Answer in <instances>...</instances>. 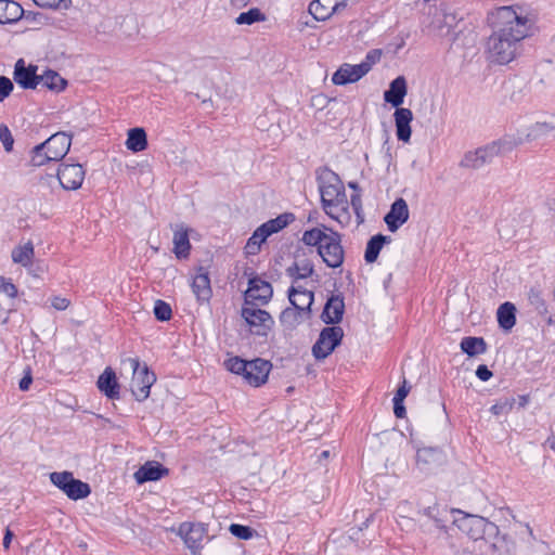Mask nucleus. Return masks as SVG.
I'll return each instance as SVG.
<instances>
[{"mask_svg": "<svg viewBox=\"0 0 555 555\" xmlns=\"http://www.w3.org/2000/svg\"><path fill=\"white\" fill-rule=\"evenodd\" d=\"M179 534L193 555H199L203 547V541L207 535V530L203 524L183 522L179 527Z\"/></svg>", "mask_w": 555, "mask_h": 555, "instance_id": "obj_12", "label": "nucleus"}, {"mask_svg": "<svg viewBox=\"0 0 555 555\" xmlns=\"http://www.w3.org/2000/svg\"><path fill=\"white\" fill-rule=\"evenodd\" d=\"M70 145L72 135L66 132H56L30 150L29 164L40 167L49 162H60L67 155Z\"/></svg>", "mask_w": 555, "mask_h": 555, "instance_id": "obj_4", "label": "nucleus"}, {"mask_svg": "<svg viewBox=\"0 0 555 555\" xmlns=\"http://www.w3.org/2000/svg\"><path fill=\"white\" fill-rule=\"evenodd\" d=\"M138 33L135 18L128 16L125 17V38L133 37Z\"/></svg>", "mask_w": 555, "mask_h": 555, "instance_id": "obj_56", "label": "nucleus"}, {"mask_svg": "<svg viewBox=\"0 0 555 555\" xmlns=\"http://www.w3.org/2000/svg\"><path fill=\"white\" fill-rule=\"evenodd\" d=\"M125 144L133 153L146 150L149 143L145 130L140 127L129 129Z\"/></svg>", "mask_w": 555, "mask_h": 555, "instance_id": "obj_31", "label": "nucleus"}, {"mask_svg": "<svg viewBox=\"0 0 555 555\" xmlns=\"http://www.w3.org/2000/svg\"><path fill=\"white\" fill-rule=\"evenodd\" d=\"M273 295L272 285L260 279L259 276H254L248 281V288L245 292V301L246 304H258V305H267Z\"/></svg>", "mask_w": 555, "mask_h": 555, "instance_id": "obj_13", "label": "nucleus"}, {"mask_svg": "<svg viewBox=\"0 0 555 555\" xmlns=\"http://www.w3.org/2000/svg\"><path fill=\"white\" fill-rule=\"evenodd\" d=\"M38 66L26 65L23 59L17 60L14 66L13 79L24 89H36L39 86Z\"/></svg>", "mask_w": 555, "mask_h": 555, "instance_id": "obj_17", "label": "nucleus"}, {"mask_svg": "<svg viewBox=\"0 0 555 555\" xmlns=\"http://www.w3.org/2000/svg\"><path fill=\"white\" fill-rule=\"evenodd\" d=\"M409 392H410V387L408 386L406 380L403 379L402 385L397 389L392 400L403 402L404 399L406 398V396L409 395Z\"/></svg>", "mask_w": 555, "mask_h": 555, "instance_id": "obj_59", "label": "nucleus"}, {"mask_svg": "<svg viewBox=\"0 0 555 555\" xmlns=\"http://www.w3.org/2000/svg\"><path fill=\"white\" fill-rule=\"evenodd\" d=\"M271 367L269 361L260 358L248 361L244 379L250 386L259 387L267 382Z\"/></svg>", "mask_w": 555, "mask_h": 555, "instance_id": "obj_16", "label": "nucleus"}, {"mask_svg": "<svg viewBox=\"0 0 555 555\" xmlns=\"http://www.w3.org/2000/svg\"><path fill=\"white\" fill-rule=\"evenodd\" d=\"M476 376L480 380L487 382V380H489L493 376V373L488 369L487 365L480 364V365L477 366Z\"/></svg>", "mask_w": 555, "mask_h": 555, "instance_id": "obj_58", "label": "nucleus"}, {"mask_svg": "<svg viewBox=\"0 0 555 555\" xmlns=\"http://www.w3.org/2000/svg\"><path fill=\"white\" fill-rule=\"evenodd\" d=\"M350 205H351L352 209L354 210V214L358 219V223L363 222L364 216H363V208H362V198H361L360 193L351 194Z\"/></svg>", "mask_w": 555, "mask_h": 555, "instance_id": "obj_52", "label": "nucleus"}, {"mask_svg": "<svg viewBox=\"0 0 555 555\" xmlns=\"http://www.w3.org/2000/svg\"><path fill=\"white\" fill-rule=\"evenodd\" d=\"M313 272V264L309 260H302L301 262L295 261L286 269V274L294 281L307 279L311 276Z\"/></svg>", "mask_w": 555, "mask_h": 555, "instance_id": "obj_37", "label": "nucleus"}, {"mask_svg": "<svg viewBox=\"0 0 555 555\" xmlns=\"http://www.w3.org/2000/svg\"><path fill=\"white\" fill-rule=\"evenodd\" d=\"M266 237L259 234V229L257 228L253 235L248 238L245 251L247 255H256L260 251V246L263 242H266Z\"/></svg>", "mask_w": 555, "mask_h": 555, "instance_id": "obj_46", "label": "nucleus"}, {"mask_svg": "<svg viewBox=\"0 0 555 555\" xmlns=\"http://www.w3.org/2000/svg\"><path fill=\"white\" fill-rule=\"evenodd\" d=\"M406 95V81L399 76L390 82L389 89L385 91L384 99L395 107H399Z\"/></svg>", "mask_w": 555, "mask_h": 555, "instance_id": "obj_28", "label": "nucleus"}, {"mask_svg": "<svg viewBox=\"0 0 555 555\" xmlns=\"http://www.w3.org/2000/svg\"><path fill=\"white\" fill-rule=\"evenodd\" d=\"M11 256L13 262L18 263L25 268H28L31 264V260L35 256L33 243L27 242L24 245L14 247Z\"/></svg>", "mask_w": 555, "mask_h": 555, "instance_id": "obj_36", "label": "nucleus"}, {"mask_svg": "<svg viewBox=\"0 0 555 555\" xmlns=\"http://www.w3.org/2000/svg\"><path fill=\"white\" fill-rule=\"evenodd\" d=\"M446 456L438 448H423L416 452V465L423 473L429 474L444 463Z\"/></svg>", "mask_w": 555, "mask_h": 555, "instance_id": "obj_15", "label": "nucleus"}, {"mask_svg": "<svg viewBox=\"0 0 555 555\" xmlns=\"http://www.w3.org/2000/svg\"><path fill=\"white\" fill-rule=\"evenodd\" d=\"M40 8H67L70 0H33Z\"/></svg>", "mask_w": 555, "mask_h": 555, "instance_id": "obj_55", "label": "nucleus"}, {"mask_svg": "<svg viewBox=\"0 0 555 555\" xmlns=\"http://www.w3.org/2000/svg\"><path fill=\"white\" fill-rule=\"evenodd\" d=\"M396 134L399 141L404 143L411 139V121L413 120V113L410 108L396 107L395 114Z\"/></svg>", "mask_w": 555, "mask_h": 555, "instance_id": "obj_23", "label": "nucleus"}, {"mask_svg": "<svg viewBox=\"0 0 555 555\" xmlns=\"http://www.w3.org/2000/svg\"><path fill=\"white\" fill-rule=\"evenodd\" d=\"M391 238L390 236H386L383 234H376L372 236L369 242L366 243V248L364 253V259L367 263H372L376 261L380 249L383 248L384 244L390 243Z\"/></svg>", "mask_w": 555, "mask_h": 555, "instance_id": "obj_33", "label": "nucleus"}, {"mask_svg": "<svg viewBox=\"0 0 555 555\" xmlns=\"http://www.w3.org/2000/svg\"><path fill=\"white\" fill-rule=\"evenodd\" d=\"M192 292L199 304L209 302L212 296L209 274L203 268L199 269L193 279Z\"/></svg>", "mask_w": 555, "mask_h": 555, "instance_id": "obj_24", "label": "nucleus"}, {"mask_svg": "<svg viewBox=\"0 0 555 555\" xmlns=\"http://www.w3.org/2000/svg\"><path fill=\"white\" fill-rule=\"evenodd\" d=\"M0 141L5 150V152H11L14 144V139L8 126L1 124L0 125Z\"/></svg>", "mask_w": 555, "mask_h": 555, "instance_id": "obj_51", "label": "nucleus"}, {"mask_svg": "<svg viewBox=\"0 0 555 555\" xmlns=\"http://www.w3.org/2000/svg\"><path fill=\"white\" fill-rule=\"evenodd\" d=\"M247 364L248 361L240 357H232L224 362L227 370H229L231 373L242 375L243 377L245 375Z\"/></svg>", "mask_w": 555, "mask_h": 555, "instance_id": "obj_45", "label": "nucleus"}, {"mask_svg": "<svg viewBox=\"0 0 555 555\" xmlns=\"http://www.w3.org/2000/svg\"><path fill=\"white\" fill-rule=\"evenodd\" d=\"M315 179L321 195L323 210L332 218L338 219V211H347L348 201L345 186L339 176L328 167L315 170Z\"/></svg>", "mask_w": 555, "mask_h": 555, "instance_id": "obj_2", "label": "nucleus"}, {"mask_svg": "<svg viewBox=\"0 0 555 555\" xmlns=\"http://www.w3.org/2000/svg\"><path fill=\"white\" fill-rule=\"evenodd\" d=\"M318 254L327 267L333 269L339 268L344 263L345 257L340 234L330 230L327 237L319 246Z\"/></svg>", "mask_w": 555, "mask_h": 555, "instance_id": "obj_10", "label": "nucleus"}, {"mask_svg": "<svg viewBox=\"0 0 555 555\" xmlns=\"http://www.w3.org/2000/svg\"><path fill=\"white\" fill-rule=\"evenodd\" d=\"M409 216L408 204L405 199L400 197L391 204L390 210L384 217V221L390 232H396L409 220Z\"/></svg>", "mask_w": 555, "mask_h": 555, "instance_id": "obj_19", "label": "nucleus"}, {"mask_svg": "<svg viewBox=\"0 0 555 555\" xmlns=\"http://www.w3.org/2000/svg\"><path fill=\"white\" fill-rule=\"evenodd\" d=\"M31 383H33V377H31L30 370H28L26 372V374L24 375V377L20 380L18 387L22 391H26L29 389Z\"/></svg>", "mask_w": 555, "mask_h": 555, "instance_id": "obj_61", "label": "nucleus"}, {"mask_svg": "<svg viewBox=\"0 0 555 555\" xmlns=\"http://www.w3.org/2000/svg\"><path fill=\"white\" fill-rule=\"evenodd\" d=\"M295 220V216L291 212H285L280 216H278L274 219H271L264 223H262L259 229V234H261L263 237L268 238L270 235L280 232L285 227H287L289 223H292Z\"/></svg>", "mask_w": 555, "mask_h": 555, "instance_id": "obj_29", "label": "nucleus"}, {"mask_svg": "<svg viewBox=\"0 0 555 555\" xmlns=\"http://www.w3.org/2000/svg\"><path fill=\"white\" fill-rule=\"evenodd\" d=\"M173 253L177 258L185 259L190 255L191 244L189 240V230L183 224H177L173 231Z\"/></svg>", "mask_w": 555, "mask_h": 555, "instance_id": "obj_26", "label": "nucleus"}, {"mask_svg": "<svg viewBox=\"0 0 555 555\" xmlns=\"http://www.w3.org/2000/svg\"><path fill=\"white\" fill-rule=\"evenodd\" d=\"M555 130V126L548 122H535L530 126L524 135L526 142L547 138Z\"/></svg>", "mask_w": 555, "mask_h": 555, "instance_id": "obj_38", "label": "nucleus"}, {"mask_svg": "<svg viewBox=\"0 0 555 555\" xmlns=\"http://www.w3.org/2000/svg\"><path fill=\"white\" fill-rule=\"evenodd\" d=\"M25 14L22 5L14 0H0V24H13Z\"/></svg>", "mask_w": 555, "mask_h": 555, "instance_id": "obj_27", "label": "nucleus"}, {"mask_svg": "<svg viewBox=\"0 0 555 555\" xmlns=\"http://www.w3.org/2000/svg\"><path fill=\"white\" fill-rule=\"evenodd\" d=\"M169 474V469L156 461H147L133 475L138 485L156 481Z\"/></svg>", "mask_w": 555, "mask_h": 555, "instance_id": "obj_21", "label": "nucleus"}, {"mask_svg": "<svg viewBox=\"0 0 555 555\" xmlns=\"http://www.w3.org/2000/svg\"><path fill=\"white\" fill-rule=\"evenodd\" d=\"M348 0H313L309 4V13L314 20L324 22L334 13L344 10Z\"/></svg>", "mask_w": 555, "mask_h": 555, "instance_id": "obj_18", "label": "nucleus"}, {"mask_svg": "<svg viewBox=\"0 0 555 555\" xmlns=\"http://www.w3.org/2000/svg\"><path fill=\"white\" fill-rule=\"evenodd\" d=\"M393 402V413L398 418H403L406 414L405 406L402 401H396Z\"/></svg>", "mask_w": 555, "mask_h": 555, "instance_id": "obj_62", "label": "nucleus"}, {"mask_svg": "<svg viewBox=\"0 0 555 555\" xmlns=\"http://www.w3.org/2000/svg\"><path fill=\"white\" fill-rule=\"evenodd\" d=\"M328 232H325L319 228H313L311 230L305 231L302 235V242L308 246H319L322 245V243L325 241V237H327Z\"/></svg>", "mask_w": 555, "mask_h": 555, "instance_id": "obj_41", "label": "nucleus"}, {"mask_svg": "<svg viewBox=\"0 0 555 555\" xmlns=\"http://www.w3.org/2000/svg\"><path fill=\"white\" fill-rule=\"evenodd\" d=\"M514 404H515V398H513V397L501 398L490 408V412L495 416L507 414L512 411Z\"/></svg>", "mask_w": 555, "mask_h": 555, "instance_id": "obj_43", "label": "nucleus"}, {"mask_svg": "<svg viewBox=\"0 0 555 555\" xmlns=\"http://www.w3.org/2000/svg\"><path fill=\"white\" fill-rule=\"evenodd\" d=\"M0 291L11 298H15L17 296V287L10 280H7L3 276H0Z\"/></svg>", "mask_w": 555, "mask_h": 555, "instance_id": "obj_54", "label": "nucleus"}, {"mask_svg": "<svg viewBox=\"0 0 555 555\" xmlns=\"http://www.w3.org/2000/svg\"><path fill=\"white\" fill-rule=\"evenodd\" d=\"M258 304L244 302L241 309V317L247 324L253 335L266 337L274 326V320L271 314L259 308Z\"/></svg>", "mask_w": 555, "mask_h": 555, "instance_id": "obj_6", "label": "nucleus"}, {"mask_svg": "<svg viewBox=\"0 0 555 555\" xmlns=\"http://www.w3.org/2000/svg\"><path fill=\"white\" fill-rule=\"evenodd\" d=\"M477 154L479 156V162L481 164V167L490 164L493 162V159L498 156L495 153L494 147L491 145V143L483 145L481 147L476 149Z\"/></svg>", "mask_w": 555, "mask_h": 555, "instance_id": "obj_49", "label": "nucleus"}, {"mask_svg": "<svg viewBox=\"0 0 555 555\" xmlns=\"http://www.w3.org/2000/svg\"><path fill=\"white\" fill-rule=\"evenodd\" d=\"M460 167L473 170L481 168L477 151L474 150L466 152L460 162Z\"/></svg>", "mask_w": 555, "mask_h": 555, "instance_id": "obj_47", "label": "nucleus"}, {"mask_svg": "<svg viewBox=\"0 0 555 555\" xmlns=\"http://www.w3.org/2000/svg\"><path fill=\"white\" fill-rule=\"evenodd\" d=\"M23 17H25L26 20L40 22L42 18V14L39 12L25 11V14Z\"/></svg>", "mask_w": 555, "mask_h": 555, "instance_id": "obj_63", "label": "nucleus"}, {"mask_svg": "<svg viewBox=\"0 0 555 555\" xmlns=\"http://www.w3.org/2000/svg\"><path fill=\"white\" fill-rule=\"evenodd\" d=\"M230 532L238 539L248 540L253 538L255 531L253 528L248 526L232 524L230 526Z\"/></svg>", "mask_w": 555, "mask_h": 555, "instance_id": "obj_50", "label": "nucleus"}, {"mask_svg": "<svg viewBox=\"0 0 555 555\" xmlns=\"http://www.w3.org/2000/svg\"><path fill=\"white\" fill-rule=\"evenodd\" d=\"M14 89L13 82L5 76H0V102H3Z\"/></svg>", "mask_w": 555, "mask_h": 555, "instance_id": "obj_53", "label": "nucleus"}, {"mask_svg": "<svg viewBox=\"0 0 555 555\" xmlns=\"http://www.w3.org/2000/svg\"><path fill=\"white\" fill-rule=\"evenodd\" d=\"M460 347L468 357H476L487 351V343L482 337L466 336L462 338Z\"/></svg>", "mask_w": 555, "mask_h": 555, "instance_id": "obj_35", "label": "nucleus"}, {"mask_svg": "<svg viewBox=\"0 0 555 555\" xmlns=\"http://www.w3.org/2000/svg\"><path fill=\"white\" fill-rule=\"evenodd\" d=\"M451 513L461 514L462 517L454 519V525L464 532L469 539L477 541L483 539L485 535L491 538L496 525L486 518L477 515L465 514L460 509H451Z\"/></svg>", "mask_w": 555, "mask_h": 555, "instance_id": "obj_5", "label": "nucleus"}, {"mask_svg": "<svg viewBox=\"0 0 555 555\" xmlns=\"http://www.w3.org/2000/svg\"><path fill=\"white\" fill-rule=\"evenodd\" d=\"M288 299L294 308L301 311L305 314V319H309L311 314V306L314 300V294L312 291H308L302 286L294 287L288 289Z\"/></svg>", "mask_w": 555, "mask_h": 555, "instance_id": "obj_20", "label": "nucleus"}, {"mask_svg": "<svg viewBox=\"0 0 555 555\" xmlns=\"http://www.w3.org/2000/svg\"><path fill=\"white\" fill-rule=\"evenodd\" d=\"M299 319H305V314L294 307L284 309L280 315L281 323L291 326L299 323Z\"/></svg>", "mask_w": 555, "mask_h": 555, "instance_id": "obj_44", "label": "nucleus"}, {"mask_svg": "<svg viewBox=\"0 0 555 555\" xmlns=\"http://www.w3.org/2000/svg\"><path fill=\"white\" fill-rule=\"evenodd\" d=\"M345 311V302L341 295H332L323 309L321 319L325 324H337L341 321Z\"/></svg>", "mask_w": 555, "mask_h": 555, "instance_id": "obj_22", "label": "nucleus"}, {"mask_svg": "<svg viewBox=\"0 0 555 555\" xmlns=\"http://www.w3.org/2000/svg\"><path fill=\"white\" fill-rule=\"evenodd\" d=\"M39 85L51 91L60 92L65 89L67 81L57 72L48 69L39 75Z\"/></svg>", "mask_w": 555, "mask_h": 555, "instance_id": "obj_34", "label": "nucleus"}, {"mask_svg": "<svg viewBox=\"0 0 555 555\" xmlns=\"http://www.w3.org/2000/svg\"><path fill=\"white\" fill-rule=\"evenodd\" d=\"M154 314L158 321H168L172 315V310L169 304L157 300L154 306Z\"/></svg>", "mask_w": 555, "mask_h": 555, "instance_id": "obj_48", "label": "nucleus"}, {"mask_svg": "<svg viewBox=\"0 0 555 555\" xmlns=\"http://www.w3.org/2000/svg\"><path fill=\"white\" fill-rule=\"evenodd\" d=\"M443 513L446 514L447 511L443 509L441 512L437 505L428 506V507L424 508V511H423V514L433 520V522L435 524L437 529H439L441 531H446L447 519L443 516Z\"/></svg>", "mask_w": 555, "mask_h": 555, "instance_id": "obj_40", "label": "nucleus"}, {"mask_svg": "<svg viewBox=\"0 0 555 555\" xmlns=\"http://www.w3.org/2000/svg\"><path fill=\"white\" fill-rule=\"evenodd\" d=\"M491 537L490 555H517L516 539L530 545L535 540L531 527L522 522H516L509 532H501L496 526Z\"/></svg>", "mask_w": 555, "mask_h": 555, "instance_id": "obj_3", "label": "nucleus"}, {"mask_svg": "<svg viewBox=\"0 0 555 555\" xmlns=\"http://www.w3.org/2000/svg\"><path fill=\"white\" fill-rule=\"evenodd\" d=\"M263 21H266V15L258 8H251L247 12H242L235 20L238 25H251Z\"/></svg>", "mask_w": 555, "mask_h": 555, "instance_id": "obj_42", "label": "nucleus"}, {"mask_svg": "<svg viewBox=\"0 0 555 555\" xmlns=\"http://www.w3.org/2000/svg\"><path fill=\"white\" fill-rule=\"evenodd\" d=\"M86 170L80 164H61L56 177L64 190L76 191L85 180Z\"/></svg>", "mask_w": 555, "mask_h": 555, "instance_id": "obj_11", "label": "nucleus"}, {"mask_svg": "<svg viewBox=\"0 0 555 555\" xmlns=\"http://www.w3.org/2000/svg\"><path fill=\"white\" fill-rule=\"evenodd\" d=\"M70 305L69 299L61 296H54L51 298V306L59 311L66 310Z\"/></svg>", "mask_w": 555, "mask_h": 555, "instance_id": "obj_57", "label": "nucleus"}, {"mask_svg": "<svg viewBox=\"0 0 555 555\" xmlns=\"http://www.w3.org/2000/svg\"><path fill=\"white\" fill-rule=\"evenodd\" d=\"M133 375L131 380V392L140 402L150 396V389L156 382V375L151 372L146 364L141 365L139 358L128 359Z\"/></svg>", "mask_w": 555, "mask_h": 555, "instance_id": "obj_7", "label": "nucleus"}, {"mask_svg": "<svg viewBox=\"0 0 555 555\" xmlns=\"http://www.w3.org/2000/svg\"><path fill=\"white\" fill-rule=\"evenodd\" d=\"M98 388L101 392H103L108 399H119V384L116 378L115 372L112 367H106L104 372L99 376L96 382Z\"/></svg>", "mask_w": 555, "mask_h": 555, "instance_id": "obj_25", "label": "nucleus"}, {"mask_svg": "<svg viewBox=\"0 0 555 555\" xmlns=\"http://www.w3.org/2000/svg\"><path fill=\"white\" fill-rule=\"evenodd\" d=\"M527 299L529 305L539 313L545 314L547 307L545 300L542 297V292L537 287H531L527 293Z\"/></svg>", "mask_w": 555, "mask_h": 555, "instance_id": "obj_39", "label": "nucleus"}, {"mask_svg": "<svg viewBox=\"0 0 555 555\" xmlns=\"http://www.w3.org/2000/svg\"><path fill=\"white\" fill-rule=\"evenodd\" d=\"M12 538H13V532L10 529H7L5 534L3 537V547L4 548L8 550L10 547Z\"/></svg>", "mask_w": 555, "mask_h": 555, "instance_id": "obj_64", "label": "nucleus"}, {"mask_svg": "<svg viewBox=\"0 0 555 555\" xmlns=\"http://www.w3.org/2000/svg\"><path fill=\"white\" fill-rule=\"evenodd\" d=\"M51 482L62 490L68 499L77 501L87 498L91 493V488L87 482L74 478L73 473L53 472L50 474Z\"/></svg>", "mask_w": 555, "mask_h": 555, "instance_id": "obj_8", "label": "nucleus"}, {"mask_svg": "<svg viewBox=\"0 0 555 555\" xmlns=\"http://www.w3.org/2000/svg\"><path fill=\"white\" fill-rule=\"evenodd\" d=\"M256 126L258 129L264 131L270 129L268 113L257 117Z\"/></svg>", "mask_w": 555, "mask_h": 555, "instance_id": "obj_60", "label": "nucleus"}, {"mask_svg": "<svg viewBox=\"0 0 555 555\" xmlns=\"http://www.w3.org/2000/svg\"><path fill=\"white\" fill-rule=\"evenodd\" d=\"M524 134L520 132L505 134L496 141L491 142L498 156L511 153L514 149L525 143Z\"/></svg>", "mask_w": 555, "mask_h": 555, "instance_id": "obj_30", "label": "nucleus"}, {"mask_svg": "<svg viewBox=\"0 0 555 555\" xmlns=\"http://www.w3.org/2000/svg\"><path fill=\"white\" fill-rule=\"evenodd\" d=\"M515 313L516 308L512 302L506 301L502 304L496 311V318L500 327L503 328L504 331L512 330L516 323Z\"/></svg>", "mask_w": 555, "mask_h": 555, "instance_id": "obj_32", "label": "nucleus"}, {"mask_svg": "<svg viewBox=\"0 0 555 555\" xmlns=\"http://www.w3.org/2000/svg\"><path fill=\"white\" fill-rule=\"evenodd\" d=\"M528 18L513 7H501L495 13V25L488 39V57L492 63L508 64L520 53L521 41L528 35Z\"/></svg>", "mask_w": 555, "mask_h": 555, "instance_id": "obj_1", "label": "nucleus"}, {"mask_svg": "<svg viewBox=\"0 0 555 555\" xmlns=\"http://www.w3.org/2000/svg\"><path fill=\"white\" fill-rule=\"evenodd\" d=\"M370 69L371 64L369 62H362L356 65L345 63L333 74L332 81L337 86L357 82L365 76Z\"/></svg>", "mask_w": 555, "mask_h": 555, "instance_id": "obj_14", "label": "nucleus"}, {"mask_svg": "<svg viewBox=\"0 0 555 555\" xmlns=\"http://www.w3.org/2000/svg\"><path fill=\"white\" fill-rule=\"evenodd\" d=\"M344 337V331L340 326L324 327L319 335L318 340L312 347V354L317 360L327 358L337 346L340 345Z\"/></svg>", "mask_w": 555, "mask_h": 555, "instance_id": "obj_9", "label": "nucleus"}]
</instances>
